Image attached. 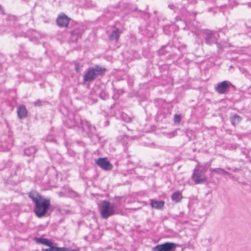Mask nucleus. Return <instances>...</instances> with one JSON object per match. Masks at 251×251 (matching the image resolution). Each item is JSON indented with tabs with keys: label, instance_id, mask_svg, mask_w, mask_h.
<instances>
[{
	"label": "nucleus",
	"instance_id": "nucleus-14",
	"mask_svg": "<svg viewBox=\"0 0 251 251\" xmlns=\"http://www.w3.org/2000/svg\"><path fill=\"white\" fill-rule=\"evenodd\" d=\"M121 33V32L119 29H116L113 31L109 37L110 40L117 41L120 36Z\"/></svg>",
	"mask_w": 251,
	"mask_h": 251
},
{
	"label": "nucleus",
	"instance_id": "nucleus-4",
	"mask_svg": "<svg viewBox=\"0 0 251 251\" xmlns=\"http://www.w3.org/2000/svg\"><path fill=\"white\" fill-rule=\"evenodd\" d=\"M192 179L197 184L204 183L207 180V177L204 173L201 170L196 168L193 171Z\"/></svg>",
	"mask_w": 251,
	"mask_h": 251
},
{
	"label": "nucleus",
	"instance_id": "nucleus-18",
	"mask_svg": "<svg viewBox=\"0 0 251 251\" xmlns=\"http://www.w3.org/2000/svg\"><path fill=\"white\" fill-rule=\"evenodd\" d=\"M121 118L126 122L129 123L131 121V118L125 112H122L121 114Z\"/></svg>",
	"mask_w": 251,
	"mask_h": 251
},
{
	"label": "nucleus",
	"instance_id": "nucleus-22",
	"mask_svg": "<svg viewBox=\"0 0 251 251\" xmlns=\"http://www.w3.org/2000/svg\"><path fill=\"white\" fill-rule=\"evenodd\" d=\"M45 103V102H42L41 100H38L37 101L34 102V105L39 106L43 105Z\"/></svg>",
	"mask_w": 251,
	"mask_h": 251
},
{
	"label": "nucleus",
	"instance_id": "nucleus-24",
	"mask_svg": "<svg viewBox=\"0 0 251 251\" xmlns=\"http://www.w3.org/2000/svg\"><path fill=\"white\" fill-rule=\"evenodd\" d=\"M18 110H26L25 107L24 105H21L19 107Z\"/></svg>",
	"mask_w": 251,
	"mask_h": 251
},
{
	"label": "nucleus",
	"instance_id": "nucleus-26",
	"mask_svg": "<svg viewBox=\"0 0 251 251\" xmlns=\"http://www.w3.org/2000/svg\"><path fill=\"white\" fill-rule=\"evenodd\" d=\"M217 47L219 49H222V45H221V44H220V43H217Z\"/></svg>",
	"mask_w": 251,
	"mask_h": 251
},
{
	"label": "nucleus",
	"instance_id": "nucleus-9",
	"mask_svg": "<svg viewBox=\"0 0 251 251\" xmlns=\"http://www.w3.org/2000/svg\"><path fill=\"white\" fill-rule=\"evenodd\" d=\"M203 35L206 42L208 44H211L215 41V37L213 33L211 31L209 30H205L203 31Z\"/></svg>",
	"mask_w": 251,
	"mask_h": 251
},
{
	"label": "nucleus",
	"instance_id": "nucleus-5",
	"mask_svg": "<svg viewBox=\"0 0 251 251\" xmlns=\"http://www.w3.org/2000/svg\"><path fill=\"white\" fill-rule=\"evenodd\" d=\"M176 244L174 243L166 242L158 245L152 249L153 251H174L176 248Z\"/></svg>",
	"mask_w": 251,
	"mask_h": 251
},
{
	"label": "nucleus",
	"instance_id": "nucleus-7",
	"mask_svg": "<svg viewBox=\"0 0 251 251\" xmlns=\"http://www.w3.org/2000/svg\"><path fill=\"white\" fill-rule=\"evenodd\" d=\"M231 83L226 80L223 81L221 82L218 83L217 84V86L215 88L216 91L220 94H225L229 89L230 86L231 85Z\"/></svg>",
	"mask_w": 251,
	"mask_h": 251
},
{
	"label": "nucleus",
	"instance_id": "nucleus-12",
	"mask_svg": "<svg viewBox=\"0 0 251 251\" xmlns=\"http://www.w3.org/2000/svg\"><path fill=\"white\" fill-rule=\"evenodd\" d=\"M35 241L37 243L45 245L48 246H50L52 244V242L46 238H35Z\"/></svg>",
	"mask_w": 251,
	"mask_h": 251
},
{
	"label": "nucleus",
	"instance_id": "nucleus-8",
	"mask_svg": "<svg viewBox=\"0 0 251 251\" xmlns=\"http://www.w3.org/2000/svg\"><path fill=\"white\" fill-rule=\"evenodd\" d=\"M70 19L65 14L58 16L57 19V23L60 27H66L68 26Z\"/></svg>",
	"mask_w": 251,
	"mask_h": 251
},
{
	"label": "nucleus",
	"instance_id": "nucleus-16",
	"mask_svg": "<svg viewBox=\"0 0 251 251\" xmlns=\"http://www.w3.org/2000/svg\"><path fill=\"white\" fill-rule=\"evenodd\" d=\"M211 172H214L218 174H224L228 175L229 173L225 171L224 169L221 168H213L210 169Z\"/></svg>",
	"mask_w": 251,
	"mask_h": 251
},
{
	"label": "nucleus",
	"instance_id": "nucleus-20",
	"mask_svg": "<svg viewBox=\"0 0 251 251\" xmlns=\"http://www.w3.org/2000/svg\"><path fill=\"white\" fill-rule=\"evenodd\" d=\"M91 127L90 124L88 122H84L82 123V128L84 130H89Z\"/></svg>",
	"mask_w": 251,
	"mask_h": 251
},
{
	"label": "nucleus",
	"instance_id": "nucleus-2",
	"mask_svg": "<svg viewBox=\"0 0 251 251\" xmlns=\"http://www.w3.org/2000/svg\"><path fill=\"white\" fill-rule=\"evenodd\" d=\"M105 72V69L96 65L89 68L88 71L83 77L84 81L91 82L95 79L99 75H102Z\"/></svg>",
	"mask_w": 251,
	"mask_h": 251
},
{
	"label": "nucleus",
	"instance_id": "nucleus-23",
	"mask_svg": "<svg viewBox=\"0 0 251 251\" xmlns=\"http://www.w3.org/2000/svg\"><path fill=\"white\" fill-rule=\"evenodd\" d=\"M73 35H77L79 36L81 34L80 31L78 29H75L72 32Z\"/></svg>",
	"mask_w": 251,
	"mask_h": 251
},
{
	"label": "nucleus",
	"instance_id": "nucleus-3",
	"mask_svg": "<svg viewBox=\"0 0 251 251\" xmlns=\"http://www.w3.org/2000/svg\"><path fill=\"white\" fill-rule=\"evenodd\" d=\"M100 213L101 217L103 219H107L114 215L115 210L114 204L106 201H102L100 208Z\"/></svg>",
	"mask_w": 251,
	"mask_h": 251
},
{
	"label": "nucleus",
	"instance_id": "nucleus-21",
	"mask_svg": "<svg viewBox=\"0 0 251 251\" xmlns=\"http://www.w3.org/2000/svg\"><path fill=\"white\" fill-rule=\"evenodd\" d=\"M174 122L176 124H179L180 122V116L179 115L176 114L174 116Z\"/></svg>",
	"mask_w": 251,
	"mask_h": 251
},
{
	"label": "nucleus",
	"instance_id": "nucleus-1",
	"mask_svg": "<svg viewBox=\"0 0 251 251\" xmlns=\"http://www.w3.org/2000/svg\"><path fill=\"white\" fill-rule=\"evenodd\" d=\"M28 197L35 204L34 212L35 215L39 218L46 216L51 206L50 199L45 198L35 191L30 192Z\"/></svg>",
	"mask_w": 251,
	"mask_h": 251
},
{
	"label": "nucleus",
	"instance_id": "nucleus-15",
	"mask_svg": "<svg viewBox=\"0 0 251 251\" xmlns=\"http://www.w3.org/2000/svg\"><path fill=\"white\" fill-rule=\"evenodd\" d=\"M36 151V149L34 147H31L27 148L25 151V154L27 156H31L34 154Z\"/></svg>",
	"mask_w": 251,
	"mask_h": 251
},
{
	"label": "nucleus",
	"instance_id": "nucleus-25",
	"mask_svg": "<svg viewBox=\"0 0 251 251\" xmlns=\"http://www.w3.org/2000/svg\"><path fill=\"white\" fill-rule=\"evenodd\" d=\"M159 102L160 103H161L163 104H166L165 102L163 100H159Z\"/></svg>",
	"mask_w": 251,
	"mask_h": 251
},
{
	"label": "nucleus",
	"instance_id": "nucleus-17",
	"mask_svg": "<svg viewBox=\"0 0 251 251\" xmlns=\"http://www.w3.org/2000/svg\"><path fill=\"white\" fill-rule=\"evenodd\" d=\"M241 121V117L238 115H234L231 118V123L233 125L238 124Z\"/></svg>",
	"mask_w": 251,
	"mask_h": 251
},
{
	"label": "nucleus",
	"instance_id": "nucleus-6",
	"mask_svg": "<svg viewBox=\"0 0 251 251\" xmlns=\"http://www.w3.org/2000/svg\"><path fill=\"white\" fill-rule=\"evenodd\" d=\"M95 162L100 167L105 171H110L113 168V165L106 157L99 158L96 159Z\"/></svg>",
	"mask_w": 251,
	"mask_h": 251
},
{
	"label": "nucleus",
	"instance_id": "nucleus-19",
	"mask_svg": "<svg viewBox=\"0 0 251 251\" xmlns=\"http://www.w3.org/2000/svg\"><path fill=\"white\" fill-rule=\"evenodd\" d=\"M20 119L25 118L27 115V111H17Z\"/></svg>",
	"mask_w": 251,
	"mask_h": 251
},
{
	"label": "nucleus",
	"instance_id": "nucleus-13",
	"mask_svg": "<svg viewBox=\"0 0 251 251\" xmlns=\"http://www.w3.org/2000/svg\"><path fill=\"white\" fill-rule=\"evenodd\" d=\"M182 196L180 191H176L173 193L171 196V199L173 201L178 202L182 199Z\"/></svg>",
	"mask_w": 251,
	"mask_h": 251
},
{
	"label": "nucleus",
	"instance_id": "nucleus-10",
	"mask_svg": "<svg viewBox=\"0 0 251 251\" xmlns=\"http://www.w3.org/2000/svg\"><path fill=\"white\" fill-rule=\"evenodd\" d=\"M49 248L43 249L42 251H77L76 250L69 249L66 248L56 247L52 246V244L50 246H49Z\"/></svg>",
	"mask_w": 251,
	"mask_h": 251
},
{
	"label": "nucleus",
	"instance_id": "nucleus-27",
	"mask_svg": "<svg viewBox=\"0 0 251 251\" xmlns=\"http://www.w3.org/2000/svg\"><path fill=\"white\" fill-rule=\"evenodd\" d=\"M163 108H165V106H163L162 107Z\"/></svg>",
	"mask_w": 251,
	"mask_h": 251
},
{
	"label": "nucleus",
	"instance_id": "nucleus-11",
	"mask_svg": "<svg viewBox=\"0 0 251 251\" xmlns=\"http://www.w3.org/2000/svg\"><path fill=\"white\" fill-rule=\"evenodd\" d=\"M151 206L152 208H155L157 209H161L163 208L164 205V201H157L155 200H151Z\"/></svg>",
	"mask_w": 251,
	"mask_h": 251
}]
</instances>
